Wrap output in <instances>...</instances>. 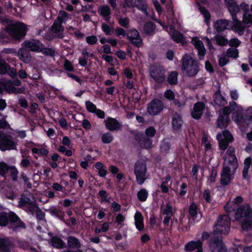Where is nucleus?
<instances>
[{
  "instance_id": "338daca9",
  "label": "nucleus",
  "mask_w": 252,
  "mask_h": 252,
  "mask_svg": "<svg viewBox=\"0 0 252 252\" xmlns=\"http://www.w3.org/2000/svg\"><path fill=\"white\" fill-rule=\"evenodd\" d=\"M164 96L166 99L169 100H172L173 99H174L175 94L172 90L169 89L167 90L165 92Z\"/></svg>"
},
{
  "instance_id": "13d9d810",
  "label": "nucleus",
  "mask_w": 252,
  "mask_h": 252,
  "mask_svg": "<svg viewBox=\"0 0 252 252\" xmlns=\"http://www.w3.org/2000/svg\"><path fill=\"white\" fill-rule=\"evenodd\" d=\"M40 52L42 53L45 55L53 56L55 54V51L51 48H44V45L42 44V49L40 50Z\"/></svg>"
},
{
  "instance_id": "7ed1b4c3",
  "label": "nucleus",
  "mask_w": 252,
  "mask_h": 252,
  "mask_svg": "<svg viewBox=\"0 0 252 252\" xmlns=\"http://www.w3.org/2000/svg\"><path fill=\"white\" fill-rule=\"evenodd\" d=\"M5 30L13 38L19 40L26 35L27 26L22 22H18L8 25Z\"/></svg>"
},
{
  "instance_id": "e2e57ef3",
  "label": "nucleus",
  "mask_w": 252,
  "mask_h": 252,
  "mask_svg": "<svg viewBox=\"0 0 252 252\" xmlns=\"http://www.w3.org/2000/svg\"><path fill=\"white\" fill-rule=\"evenodd\" d=\"M230 46L237 48L240 46L241 42L237 38H231L228 43Z\"/></svg>"
},
{
  "instance_id": "473e14b6",
  "label": "nucleus",
  "mask_w": 252,
  "mask_h": 252,
  "mask_svg": "<svg viewBox=\"0 0 252 252\" xmlns=\"http://www.w3.org/2000/svg\"><path fill=\"white\" fill-rule=\"evenodd\" d=\"M71 17L69 14L63 10H60L56 19V20L60 22L61 23H65L69 19H71Z\"/></svg>"
},
{
  "instance_id": "8fccbe9b",
  "label": "nucleus",
  "mask_w": 252,
  "mask_h": 252,
  "mask_svg": "<svg viewBox=\"0 0 252 252\" xmlns=\"http://www.w3.org/2000/svg\"><path fill=\"white\" fill-rule=\"evenodd\" d=\"M8 172L10 176L12 178L13 180L14 181H17L19 173L17 168L14 166H10Z\"/></svg>"
},
{
  "instance_id": "412c9836",
  "label": "nucleus",
  "mask_w": 252,
  "mask_h": 252,
  "mask_svg": "<svg viewBox=\"0 0 252 252\" xmlns=\"http://www.w3.org/2000/svg\"><path fill=\"white\" fill-rule=\"evenodd\" d=\"M7 71L12 77L16 75V70L13 68H9L5 61L3 59H0V74H5Z\"/></svg>"
},
{
  "instance_id": "58836bf2",
  "label": "nucleus",
  "mask_w": 252,
  "mask_h": 252,
  "mask_svg": "<svg viewBox=\"0 0 252 252\" xmlns=\"http://www.w3.org/2000/svg\"><path fill=\"white\" fill-rule=\"evenodd\" d=\"M252 226V218H244L241 223V227L243 230L248 231Z\"/></svg>"
},
{
  "instance_id": "e433bc0d",
  "label": "nucleus",
  "mask_w": 252,
  "mask_h": 252,
  "mask_svg": "<svg viewBox=\"0 0 252 252\" xmlns=\"http://www.w3.org/2000/svg\"><path fill=\"white\" fill-rule=\"evenodd\" d=\"M198 210V206L195 202H192L189 206L188 212L191 217L195 218L197 217Z\"/></svg>"
},
{
  "instance_id": "0e129e2a",
  "label": "nucleus",
  "mask_w": 252,
  "mask_h": 252,
  "mask_svg": "<svg viewBox=\"0 0 252 252\" xmlns=\"http://www.w3.org/2000/svg\"><path fill=\"white\" fill-rule=\"evenodd\" d=\"M32 152L34 154H41L43 156H46L48 154V151L45 149L41 148L40 149H38L37 148H32Z\"/></svg>"
},
{
  "instance_id": "49530a36",
  "label": "nucleus",
  "mask_w": 252,
  "mask_h": 252,
  "mask_svg": "<svg viewBox=\"0 0 252 252\" xmlns=\"http://www.w3.org/2000/svg\"><path fill=\"white\" fill-rule=\"evenodd\" d=\"M219 144V148L222 151L225 150L228 147L229 143V141L220 138L219 137L217 138Z\"/></svg>"
},
{
  "instance_id": "0eeeda50",
  "label": "nucleus",
  "mask_w": 252,
  "mask_h": 252,
  "mask_svg": "<svg viewBox=\"0 0 252 252\" xmlns=\"http://www.w3.org/2000/svg\"><path fill=\"white\" fill-rule=\"evenodd\" d=\"M18 206L21 208H28L30 211L37 209L34 197L29 192H26L21 196Z\"/></svg>"
},
{
  "instance_id": "bf43d9fd",
  "label": "nucleus",
  "mask_w": 252,
  "mask_h": 252,
  "mask_svg": "<svg viewBox=\"0 0 252 252\" xmlns=\"http://www.w3.org/2000/svg\"><path fill=\"white\" fill-rule=\"evenodd\" d=\"M127 89H133L132 90V97L134 98L135 99H138L139 97L138 96H134L135 94L134 92H137L136 88H135L133 85V81L131 80H127Z\"/></svg>"
},
{
  "instance_id": "39448f33",
  "label": "nucleus",
  "mask_w": 252,
  "mask_h": 252,
  "mask_svg": "<svg viewBox=\"0 0 252 252\" xmlns=\"http://www.w3.org/2000/svg\"><path fill=\"white\" fill-rule=\"evenodd\" d=\"M14 223L16 227H25L24 223L20 220L19 218L13 212L9 214L6 213L0 214V226H5L7 224L8 220Z\"/></svg>"
},
{
  "instance_id": "20e7f679",
  "label": "nucleus",
  "mask_w": 252,
  "mask_h": 252,
  "mask_svg": "<svg viewBox=\"0 0 252 252\" xmlns=\"http://www.w3.org/2000/svg\"><path fill=\"white\" fill-rule=\"evenodd\" d=\"M134 172L136 177L137 183L142 185L147 179L146 175L147 173V165L142 160H138L134 165Z\"/></svg>"
},
{
  "instance_id": "f3484780",
  "label": "nucleus",
  "mask_w": 252,
  "mask_h": 252,
  "mask_svg": "<svg viewBox=\"0 0 252 252\" xmlns=\"http://www.w3.org/2000/svg\"><path fill=\"white\" fill-rule=\"evenodd\" d=\"M204 107L205 104L203 102L198 101L195 103L191 112V117L195 120L200 119L203 114Z\"/></svg>"
},
{
  "instance_id": "a211bd4d",
  "label": "nucleus",
  "mask_w": 252,
  "mask_h": 252,
  "mask_svg": "<svg viewBox=\"0 0 252 252\" xmlns=\"http://www.w3.org/2000/svg\"><path fill=\"white\" fill-rule=\"evenodd\" d=\"M183 120L182 115L177 112H174L172 115V126L174 130L180 129L183 124Z\"/></svg>"
},
{
  "instance_id": "f704fd0d",
  "label": "nucleus",
  "mask_w": 252,
  "mask_h": 252,
  "mask_svg": "<svg viewBox=\"0 0 252 252\" xmlns=\"http://www.w3.org/2000/svg\"><path fill=\"white\" fill-rule=\"evenodd\" d=\"M67 244L69 247L72 249H78L81 247L79 240L74 237H69L67 239Z\"/></svg>"
},
{
  "instance_id": "cd10ccee",
  "label": "nucleus",
  "mask_w": 252,
  "mask_h": 252,
  "mask_svg": "<svg viewBox=\"0 0 252 252\" xmlns=\"http://www.w3.org/2000/svg\"><path fill=\"white\" fill-rule=\"evenodd\" d=\"M156 24L152 21H148L146 22L143 27V32L146 35H152L154 33L156 29Z\"/></svg>"
},
{
  "instance_id": "2eb2a0df",
  "label": "nucleus",
  "mask_w": 252,
  "mask_h": 252,
  "mask_svg": "<svg viewBox=\"0 0 252 252\" xmlns=\"http://www.w3.org/2000/svg\"><path fill=\"white\" fill-rule=\"evenodd\" d=\"M184 249L186 252H203V243L201 240L190 241L185 245Z\"/></svg>"
},
{
  "instance_id": "ddd939ff",
  "label": "nucleus",
  "mask_w": 252,
  "mask_h": 252,
  "mask_svg": "<svg viewBox=\"0 0 252 252\" xmlns=\"http://www.w3.org/2000/svg\"><path fill=\"white\" fill-rule=\"evenodd\" d=\"M16 146V142L11 137L3 133H0V149L2 151L10 150Z\"/></svg>"
},
{
  "instance_id": "4c0bfd02",
  "label": "nucleus",
  "mask_w": 252,
  "mask_h": 252,
  "mask_svg": "<svg viewBox=\"0 0 252 252\" xmlns=\"http://www.w3.org/2000/svg\"><path fill=\"white\" fill-rule=\"evenodd\" d=\"M218 137L220 138H222L224 140H226L227 141H229L230 142H232L233 140L232 135L231 134L229 130L226 129L223 131L222 133H219L217 135V138Z\"/></svg>"
},
{
  "instance_id": "72a5a7b5",
  "label": "nucleus",
  "mask_w": 252,
  "mask_h": 252,
  "mask_svg": "<svg viewBox=\"0 0 252 252\" xmlns=\"http://www.w3.org/2000/svg\"><path fill=\"white\" fill-rule=\"evenodd\" d=\"M52 31L55 33L61 34L64 30V27L60 22L55 21L51 27Z\"/></svg>"
},
{
  "instance_id": "052dcab7",
  "label": "nucleus",
  "mask_w": 252,
  "mask_h": 252,
  "mask_svg": "<svg viewBox=\"0 0 252 252\" xmlns=\"http://www.w3.org/2000/svg\"><path fill=\"white\" fill-rule=\"evenodd\" d=\"M193 44L197 49L204 47L203 42L199 40L197 37H194L192 39Z\"/></svg>"
},
{
  "instance_id": "423d86ee",
  "label": "nucleus",
  "mask_w": 252,
  "mask_h": 252,
  "mask_svg": "<svg viewBox=\"0 0 252 252\" xmlns=\"http://www.w3.org/2000/svg\"><path fill=\"white\" fill-rule=\"evenodd\" d=\"M165 70L162 66L154 65L150 67V74L151 77L158 84L163 83L165 81Z\"/></svg>"
},
{
  "instance_id": "603ef678",
  "label": "nucleus",
  "mask_w": 252,
  "mask_h": 252,
  "mask_svg": "<svg viewBox=\"0 0 252 252\" xmlns=\"http://www.w3.org/2000/svg\"><path fill=\"white\" fill-rule=\"evenodd\" d=\"M162 214L166 216L173 215V208L169 203H166L165 208L162 211Z\"/></svg>"
},
{
  "instance_id": "4468645a",
  "label": "nucleus",
  "mask_w": 252,
  "mask_h": 252,
  "mask_svg": "<svg viewBox=\"0 0 252 252\" xmlns=\"http://www.w3.org/2000/svg\"><path fill=\"white\" fill-rule=\"evenodd\" d=\"M127 39H128L132 45L137 47H140L143 44L139 33L135 29L127 30Z\"/></svg>"
},
{
  "instance_id": "37998d69",
  "label": "nucleus",
  "mask_w": 252,
  "mask_h": 252,
  "mask_svg": "<svg viewBox=\"0 0 252 252\" xmlns=\"http://www.w3.org/2000/svg\"><path fill=\"white\" fill-rule=\"evenodd\" d=\"M232 180L231 175H220V184L223 186H227L231 183Z\"/></svg>"
},
{
  "instance_id": "09e8293b",
  "label": "nucleus",
  "mask_w": 252,
  "mask_h": 252,
  "mask_svg": "<svg viewBox=\"0 0 252 252\" xmlns=\"http://www.w3.org/2000/svg\"><path fill=\"white\" fill-rule=\"evenodd\" d=\"M113 140V135L109 132L105 133L102 134L101 137V140L103 143L108 144L111 143Z\"/></svg>"
},
{
  "instance_id": "f257e3e1",
  "label": "nucleus",
  "mask_w": 252,
  "mask_h": 252,
  "mask_svg": "<svg viewBox=\"0 0 252 252\" xmlns=\"http://www.w3.org/2000/svg\"><path fill=\"white\" fill-rule=\"evenodd\" d=\"M225 211L228 215H220L217 221L214 225V233L215 234L226 235L230 229L231 219L229 216L231 208L228 209L227 204L224 207Z\"/></svg>"
},
{
  "instance_id": "774afa93",
  "label": "nucleus",
  "mask_w": 252,
  "mask_h": 252,
  "mask_svg": "<svg viewBox=\"0 0 252 252\" xmlns=\"http://www.w3.org/2000/svg\"><path fill=\"white\" fill-rule=\"evenodd\" d=\"M203 197L207 203H211L212 199L210 195V191L209 189H206L204 190L203 192Z\"/></svg>"
},
{
  "instance_id": "9b49d317",
  "label": "nucleus",
  "mask_w": 252,
  "mask_h": 252,
  "mask_svg": "<svg viewBox=\"0 0 252 252\" xmlns=\"http://www.w3.org/2000/svg\"><path fill=\"white\" fill-rule=\"evenodd\" d=\"M208 244L212 252H226L227 249L221 239L214 236L210 238Z\"/></svg>"
},
{
  "instance_id": "f8f14e48",
  "label": "nucleus",
  "mask_w": 252,
  "mask_h": 252,
  "mask_svg": "<svg viewBox=\"0 0 252 252\" xmlns=\"http://www.w3.org/2000/svg\"><path fill=\"white\" fill-rule=\"evenodd\" d=\"M134 139L141 149L149 150L153 147L152 139L146 136L142 132L136 133L134 135Z\"/></svg>"
},
{
  "instance_id": "5fc2aeb1",
  "label": "nucleus",
  "mask_w": 252,
  "mask_h": 252,
  "mask_svg": "<svg viewBox=\"0 0 252 252\" xmlns=\"http://www.w3.org/2000/svg\"><path fill=\"white\" fill-rule=\"evenodd\" d=\"M226 53L229 57L234 58L236 59L238 57L239 53L237 49H231L229 48L226 51Z\"/></svg>"
},
{
  "instance_id": "6e6d98bb",
  "label": "nucleus",
  "mask_w": 252,
  "mask_h": 252,
  "mask_svg": "<svg viewBox=\"0 0 252 252\" xmlns=\"http://www.w3.org/2000/svg\"><path fill=\"white\" fill-rule=\"evenodd\" d=\"M85 105L87 110L91 113H94L96 110V106L92 102L87 101L85 102Z\"/></svg>"
},
{
  "instance_id": "6ab92c4d",
  "label": "nucleus",
  "mask_w": 252,
  "mask_h": 252,
  "mask_svg": "<svg viewBox=\"0 0 252 252\" xmlns=\"http://www.w3.org/2000/svg\"><path fill=\"white\" fill-rule=\"evenodd\" d=\"M131 1L133 7H136L145 15H148L147 5L146 2L143 0H127V6L128 2Z\"/></svg>"
},
{
  "instance_id": "c03bdc74",
  "label": "nucleus",
  "mask_w": 252,
  "mask_h": 252,
  "mask_svg": "<svg viewBox=\"0 0 252 252\" xmlns=\"http://www.w3.org/2000/svg\"><path fill=\"white\" fill-rule=\"evenodd\" d=\"M228 164L231 166L234 171H236L238 167L237 159L236 156L229 157Z\"/></svg>"
},
{
  "instance_id": "dca6fc26",
  "label": "nucleus",
  "mask_w": 252,
  "mask_h": 252,
  "mask_svg": "<svg viewBox=\"0 0 252 252\" xmlns=\"http://www.w3.org/2000/svg\"><path fill=\"white\" fill-rule=\"evenodd\" d=\"M3 90H5L6 92L10 93H22L24 92V89L16 88L10 82H0V93Z\"/></svg>"
},
{
  "instance_id": "de8ad7c7",
  "label": "nucleus",
  "mask_w": 252,
  "mask_h": 252,
  "mask_svg": "<svg viewBox=\"0 0 252 252\" xmlns=\"http://www.w3.org/2000/svg\"><path fill=\"white\" fill-rule=\"evenodd\" d=\"M10 167L3 162H0V175L4 177L6 173L9 171Z\"/></svg>"
},
{
  "instance_id": "79ce46f5",
  "label": "nucleus",
  "mask_w": 252,
  "mask_h": 252,
  "mask_svg": "<svg viewBox=\"0 0 252 252\" xmlns=\"http://www.w3.org/2000/svg\"><path fill=\"white\" fill-rule=\"evenodd\" d=\"M51 243L53 247L58 249L63 248L64 245V243L63 241L60 238L58 237L52 238L51 239Z\"/></svg>"
},
{
  "instance_id": "5701e85b",
  "label": "nucleus",
  "mask_w": 252,
  "mask_h": 252,
  "mask_svg": "<svg viewBox=\"0 0 252 252\" xmlns=\"http://www.w3.org/2000/svg\"><path fill=\"white\" fill-rule=\"evenodd\" d=\"M100 15L103 17L106 21H109L110 18L111 10L110 7L106 4L101 5L98 9Z\"/></svg>"
},
{
  "instance_id": "864d4df0",
  "label": "nucleus",
  "mask_w": 252,
  "mask_h": 252,
  "mask_svg": "<svg viewBox=\"0 0 252 252\" xmlns=\"http://www.w3.org/2000/svg\"><path fill=\"white\" fill-rule=\"evenodd\" d=\"M231 112H232L231 111L230 108L228 106H224L220 110L219 115H221L224 117L229 118V115Z\"/></svg>"
},
{
  "instance_id": "3c124183",
  "label": "nucleus",
  "mask_w": 252,
  "mask_h": 252,
  "mask_svg": "<svg viewBox=\"0 0 252 252\" xmlns=\"http://www.w3.org/2000/svg\"><path fill=\"white\" fill-rule=\"evenodd\" d=\"M145 136L151 138L155 135L156 130L153 126H150L145 129Z\"/></svg>"
},
{
  "instance_id": "680f3d73",
  "label": "nucleus",
  "mask_w": 252,
  "mask_h": 252,
  "mask_svg": "<svg viewBox=\"0 0 252 252\" xmlns=\"http://www.w3.org/2000/svg\"><path fill=\"white\" fill-rule=\"evenodd\" d=\"M30 212H35L36 218L39 220H43L44 218V213L37 206V209L32 210Z\"/></svg>"
},
{
  "instance_id": "aec40b11",
  "label": "nucleus",
  "mask_w": 252,
  "mask_h": 252,
  "mask_svg": "<svg viewBox=\"0 0 252 252\" xmlns=\"http://www.w3.org/2000/svg\"><path fill=\"white\" fill-rule=\"evenodd\" d=\"M25 47L32 51L40 52L42 49V44L38 40H32L24 43Z\"/></svg>"
},
{
  "instance_id": "b1692460",
  "label": "nucleus",
  "mask_w": 252,
  "mask_h": 252,
  "mask_svg": "<svg viewBox=\"0 0 252 252\" xmlns=\"http://www.w3.org/2000/svg\"><path fill=\"white\" fill-rule=\"evenodd\" d=\"M135 224L136 228L140 231L143 230L144 227V218L142 214L137 212L134 216Z\"/></svg>"
},
{
  "instance_id": "c85d7f7f",
  "label": "nucleus",
  "mask_w": 252,
  "mask_h": 252,
  "mask_svg": "<svg viewBox=\"0 0 252 252\" xmlns=\"http://www.w3.org/2000/svg\"><path fill=\"white\" fill-rule=\"evenodd\" d=\"M213 97L215 103L219 106H223L227 103V101L220 91L215 93Z\"/></svg>"
},
{
  "instance_id": "2f4dec72",
  "label": "nucleus",
  "mask_w": 252,
  "mask_h": 252,
  "mask_svg": "<svg viewBox=\"0 0 252 252\" xmlns=\"http://www.w3.org/2000/svg\"><path fill=\"white\" fill-rule=\"evenodd\" d=\"M229 122V118L219 115L217 121V125L218 127L221 129H225L228 126Z\"/></svg>"
},
{
  "instance_id": "9d476101",
  "label": "nucleus",
  "mask_w": 252,
  "mask_h": 252,
  "mask_svg": "<svg viewBox=\"0 0 252 252\" xmlns=\"http://www.w3.org/2000/svg\"><path fill=\"white\" fill-rule=\"evenodd\" d=\"M232 210L235 211L234 217L236 220L245 218H252V209L249 204H243L236 211L233 208Z\"/></svg>"
},
{
  "instance_id": "a19ab883",
  "label": "nucleus",
  "mask_w": 252,
  "mask_h": 252,
  "mask_svg": "<svg viewBox=\"0 0 252 252\" xmlns=\"http://www.w3.org/2000/svg\"><path fill=\"white\" fill-rule=\"evenodd\" d=\"M137 198L141 202L145 201L148 196V192L145 189H141L137 194Z\"/></svg>"
},
{
  "instance_id": "7c9ffc66",
  "label": "nucleus",
  "mask_w": 252,
  "mask_h": 252,
  "mask_svg": "<svg viewBox=\"0 0 252 252\" xmlns=\"http://www.w3.org/2000/svg\"><path fill=\"white\" fill-rule=\"evenodd\" d=\"M198 9L204 18V22L207 26H209L210 23L211 14L209 11L204 6L199 4Z\"/></svg>"
},
{
  "instance_id": "ea45409f",
  "label": "nucleus",
  "mask_w": 252,
  "mask_h": 252,
  "mask_svg": "<svg viewBox=\"0 0 252 252\" xmlns=\"http://www.w3.org/2000/svg\"><path fill=\"white\" fill-rule=\"evenodd\" d=\"M217 44L220 46L226 45L228 43V40L226 38L220 34H218L215 36Z\"/></svg>"
},
{
  "instance_id": "6e6552de",
  "label": "nucleus",
  "mask_w": 252,
  "mask_h": 252,
  "mask_svg": "<svg viewBox=\"0 0 252 252\" xmlns=\"http://www.w3.org/2000/svg\"><path fill=\"white\" fill-rule=\"evenodd\" d=\"M164 108L163 102L158 98H155L148 104L147 111L150 115L155 116L161 112Z\"/></svg>"
},
{
  "instance_id": "69168bd1",
  "label": "nucleus",
  "mask_w": 252,
  "mask_h": 252,
  "mask_svg": "<svg viewBox=\"0 0 252 252\" xmlns=\"http://www.w3.org/2000/svg\"><path fill=\"white\" fill-rule=\"evenodd\" d=\"M86 41L89 45H93L97 42V38L95 35L88 36L86 37Z\"/></svg>"
},
{
  "instance_id": "f03ea898",
  "label": "nucleus",
  "mask_w": 252,
  "mask_h": 252,
  "mask_svg": "<svg viewBox=\"0 0 252 252\" xmlns=\"http://www.w3.org/2000/svg\"><path fill=\"white\" fill-rule=\"evenodd\" d=\"M181 70L187 76L194 77L199 70V63L191 56L186 55L182 59Z\"/></svg>"
},
{
  "instance_id": "4be33fe9",
  "label": "nucleus",
  "mask_w": 252,
  "mask_h": 252,
  "mask_svg": "<svg viewBox=\"0 0 252 252\" xmlns=\"http://www.w3.org/2000/svg\"><path fill=\"white\" fill-rule=\"evenodd\" d=\"M106 128L109 130H118L120 127V125L115 119L107 118L104 120Z\"/></svg>"
},
{
  "instance_id": "bb28decb",
  "label": "nucleus",
  "mask_w": 252,
  "mask_h": 252,
  "mask_svg": "<svg viewBox=\"0 0 252 252\" xmlns=\"http://www.w3.org/2000/svg\"><path fill=\"white\" fill-rule=\"evenodd\" d=\"M170 29L173 31L171 35L172 40L177 43L182 42L184 40L183 34L176 30L173 26L171 27Z\"/></svg>"
},
{
  "instance_id": "393cba45",
  "label": "nucleus",
  "mask_w": 252,
  "mask_h": 252,
  "mask_svg": "<svg viewBox=\"0 0 252 252\" xmlns=\"http://www.w3.org/2000/svg\"><path fill=\"white\" fill-rule=\"evenodd\" d=\"M228 21L225 19H220L214 23V28L218 32H220L227 29Z\"/></svg>"
},
{
  "instance_id": "c756f323",
  "label": "nucleus",
  "mask_w": 252,
  "mask_h": 252,
  "mask_svg": "<svg viewBox=\"0 0 252 252\" xmlns=\"http://www.w3.org/2000/svg\"><path fill=\"white\" fill-rule=\"evenodd\" d=\"M11 243L7 238H0V252H10Z\"/></svg>"
},
{
  "instance_id": "c9c22d12",
  "label": "nucleus",
  "mask_w": 252,
  "mask_h": 252,
  "mask_svg": "<svg viewBox=\"0 0 252 252\" xmlns=\"http://www.w3.org/2000/svg\"><path fill=\"white\" fill-rule=\"evenodd\" d=\"M178 75V74L176 71L170 72L167 79V82L171 85L177 84Z\"/></svg>"
},
{
  "instance_id": "a878e982",
  "label": "nucleus",
  "mask_w": 252,
  "mask_h": 252,
  "mask_svg": "<svg viewBox=\"0 0 252 252\" xmlns=\"http://www.w3.org/2000/svg\"><path fill=\"white\" fill-rule=\"evenodd\" d=\"M17 54L20 60L25 63H29L31 60L30 53L26 49H19Z\"/></svg>"
},
{
  "instance_id": "1a4fd4ad",
  "label": "nucleus",
  "mask_w": 252,
  "mask_h": 252,
  "mask_svg": "<svg viewBox=\"0 0 252 252\" xmlns=\"http://www.w3.org/2000/svg\"><path fill=\"white\" fill-rule=\"evenodd\" d=\"M228 11L230 12L232 20L236 29L239 30L241 28V22L237 17V13L240 11V6L234 1H228L227 4Z\"/></svg>"
},
{
  "instance_id": "4d7b16f0",
  "label": "nucleus",
  "mask_w": 252,
  "mask_h": 252,
  "mask_svg": "<svg viewBox=\"0 0 252 252\" xmlns=\"http://www.w3.org/2000/svg\"><path fill=\"white\" fill-rule=\"evenodd\" d=\"M217 176V170L215 168H213L211 171L209 180L210 183H215L216 181V177Z\"/></svg>"
},
{
  "instance_id": "a18cd8bd",
  "label": "nucleus",
  "mask_w": 252,
  "mask_h": 252,
  "mask_svg": "<svg viewBox=\"0 0 252 252\" xmlns=\"http://www.w3.org/2000/svg\"><path fill=\"white\" fill-rule=\"evenodd\" d=\"M171 148V143L169 141H164L160 144V149L162 153L167 154Z\"/></svg>"
}]
</instances>
